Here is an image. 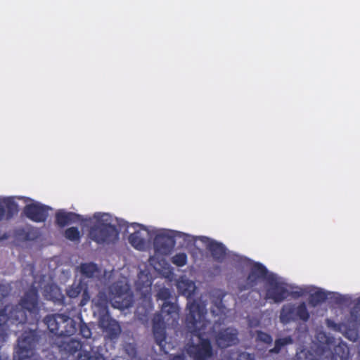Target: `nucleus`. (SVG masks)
<instances>
[{"label":"nucleus","mask_w":360,"mask_h":360,"mask_svg":"<svg viewBox=\"0 0 360 360\" xmlns=\"http://www.w3.org/2000/svg\"><path fill=\"white\" fill-rule=\"evenodd\" d=\"M157 297L158 300H163L165 302H169L172 297V292L169 288H162L159 290L157 293Z\"/></svg>","instance_id":"nucleus-31"},{"label":"nucleus","mask_w":360,"mask_h":360,"mask_svg":"<svg viewBox=\"0 0 360 360\" xmlns=\"http://www.w3.org/2000/svg\"><path fill=\"white\" fill-rule=\"evenodd\" d=\"M129 241L136 250H143L146 248L145 239L141 237L139 231L131 233L129 237Z\"/></svg>","instance_id":"nucleus-24"},{"label":"nucleus","mask_w":360,"mask_h":360,"mask_svg":"<svg viewBox=\"0 0 360 360\" xmlns=\"http://www.w3.org/2000/svg\"><path fill=\"white\" fill-rule=\"evenodd\" d=\"M83 290L81 283H73L66 290L67 295L70 298L77 297Z\"/></svg>","instance_id":"nucleus-26"},{"label":"nucleus","mask_w":360,"mask_h":360,"mask_svg":"<svg viewBox=\"0 0 360 360\" xmlns=\"http://www.w3.org/2000/svg\"><path fill=\"white\" fill-rule=\"evenodd\" d=\"M8 238V236L6 233H1L0 232V240H2L4 239H7Z\"/></svg>","instance_id":"nucleus-42"},{"label":"nucleus","mask_w":360,"mask_h":360,"mask_svg":"<svg viewBox=\"0 0 360 360\" xmlns=\"http://www.w3.org/2000/svg\"><path fill=\"white\" fill-rule=\"evenodd\" d=\"M95 306L98 307L101 312H106L105 315H103L99 319V326L108 333V338H112V319L110 318L108 312V304L111 302V300L105 291H100L97 296L93 300Z\"/></svg>","instance_id":"nucleus-7"},{"label":"nucleus","mask_w":360,"mask_h":360,"mask_svg":"<svg viewBox=\"0 0 360 360\" xmlns=\"http://www.w3.org/2000/svg\"><path fill=\"white\" fill-rule=\"evenodd\" d=\"M78 360H103V358L101 354L96 352L81 351Z\"/></svg>","instance_id":"nucleus-27"},{"label":"nucleus","mask_w":360,"mask_h":360,"mask_svg":"<svg viewBox=\"0 0 360 360\" xmlns=\"http://www.w3.org/2000/svg\"><path fill=\"white\" fill-rule=\"evenodd\" d=\"M81 304H82V305H84V303L83 302V300L82 301V303H81Z\"/></svg>","instance_id":"nucleus-48"},{"label":"nucleus","mask_w":360,"mask_h":360,"mask_svg":"<svg viewBox=\"0 0 360 360\" xmlns=\"http://www.w3.org/2000/svg\"><path fill=\"white\" fill-rule=\"evenodd\" d=\"M108 291H109V293H112V288L111 286L108 287Z\"/></svg>","instance_id":"nucleus-44"},{"label":"nucleus","mask_w":360,"mask_h":360,"mask_svg":"<svg viewBox=\"0 0 360 360\" xmlns=\"http://www.w3.org/2000/svg\"><path fill=\"white\" fill-rule=\"evenodd\" d=\"M160 313L171 320V323L177 322L179 318V309L176 305L169 302H165L161 308Z\"/></svg>","instance_id":"nucleus-20"},{"label":"nucleus","mask_w":360,"mask_h":360,"mask_svg":"<svg viewBox=\"0 0 360 360\" xmlns=\"http://www.w3.org/2000/svg\"><path fill=\"white\" fill-rule=\"evenodd\" d=\"M256 340L266 345H271L273 338L271 335L262 330L256 331Z\"/></svg>","instance_id":"nucleus-30"},{"label":"nucleus","mask_w":360,"mask_h":360,"mask_svg":"<svg viewBox=\"0 0 360 360\" xmlns=\"http://www.w3.org/2000/svg\"><path fill=\"white\" fill-rule=\"evenodd\" d=\"M18 212L19 206L13 197L0 198V221L11 220Z\"/></svg>","instance_id":"nucleus-12"},{"label":"nucleus","mask_w":360,"mask_h":360,"mask_svg":"<svg viewBox=\"0 0 360 360\" xmlns=\"http://www.w3.org/2000/svg\"><path fill=\"white\" fill-rule=\"evenodd\" d=\"M309 318L310 314L304 302H302L297 307L292 303L284 304L279 315L280 321L283 324H288L297 320L307 322Z\"/></svg>","instance_id":"nucleus-5"},{"label":"nucleus","mask_w":360,"mask_h":360,"mask_svg":"<svg viewBox=\"0 0 360 360\" xmlns=\"http://www.w3.org/2000/svg\"><path fill=\"white\" fill-rule=\"evenodd\" d=\"M236 257V259H237V262L241 263L243 262V261L246 260V258L245 257H242L239 255H235Z\"/></svg>","instance_id":"nucleus-43"},{"label":"nucleus","mask_w":360,"mask_h":360,"mask_svg":"<svg viewBox=\"0 0 360 360\" xmlns=\"http://www.w3.org/2000/svg\"><path fill=\"white\" fill-rule=\"evenodd\" d=\"M266 267L259 262H254L252 265L246 279V285L248 288H253L262 281L266 280L269 277Z\"/></svg>","instance_id":"nucleus-9"},{"label":"nucleus","mask_w":360,"mask_h":360,"mask_svg":"<svg viewBox=\"0 0 360 360\" xmlns=\"http://www.w3.org/2000/svg\"><path fill=\"white\" fill-rule=\"evenodd\" d=\"M308 294H309L308 299L309 305L312 307H316L326 302V300L328 299V292L321 288H319L314 292H312V289L310 288V292Z\"/></svg>","instance_id":"nucleus-21"},{"label":"nucleus","mask_w":360,"mask_h":360,"mask_svg":"<svg viewBox=\"0 0 360 360\" xmlns=\"http://www.w3.org/2000/svg\"><path fill=\"white\" fill-rule=\"evenodd\" d=\"M188 313L186 314L185 324L188 331L199 339L198 343H188L186 353L193 360H209L213 356L211 341L205 338V330L210 323L206 319V304L196 300L187 304Z\"/></svg>","instance_id":"nucleus-1"},{"label":"nucleus","mask_w":360,"mask_h":360,"mask_svg":"<svg viewBox=\"0 0 360 360\" xmlns=\"http://www.w3.org/2000/svg\"><path fill=\"white\" fill-rule=\"evenodd\" d=\"M140 227H141V228H143V230H146V231L147 230V229H146V226H140Z\"/></svg>","instance_id":"nucleus-45"},{"label":"nucleus","mask_w":360,"mask_h":360,"mask_svg":"<svg viewBox=\"0 0 360 360\" xmlns=\"http://www.w3.org/2000/svg\"><path fill=\"white\" fill-rule=\"evenodd\" d=\"M114 220L117 223L116 225H133V226H135V225H142L141 224H139V223H137V222L129 223V222H127L126 221L120 220L117 217H114Z\"/></svg>","instance_id":"nucleus-37"},{"label":"nucleus","mask_w":360,"mask_h":360,"mask_svg":"<svg viewBox=\"0 0 360 360\" xmlns=\"http://www.w3.org/2000/svg\"><path fill=\"white\" fill-rule=\"evenodd\" d=\"M79 334L84 338H89L91 336V329L86 323H81L79 326Z\"/></svg>","instance_id":"nucleus-33"},{"label":"nucleus","mask_w":360,"mask_h":360,"mask_svg":"<svg viewBox=\"0 0 360 360\" xmlns=\"http://www.w3.org/2000/svg\"><path fill=\"white\" fill-rule=\"evenodd\" d=\"M113 230H114V241H115V239L117 238L118 232L120 230H121V229H118L117 226H114Z\"/></svg>","instance_id":"nucleus-41"},{"label":"nucleus","mask_w":360,"mask_h":360,"mask_svg":"<svg viewBox=\"0 0 360 360\" xmlns=\"http://www.w3.org/2000/svg\"><path fill=\"white\" fill-rule=\"evenodd\" d=\"M56 225H112V216L107 212H95L93 215H81L66 209H58L56 211Z\"/></svg>","instance_id":"nucleus-3"},{"label":"nucleus","mask_w":360,"mask_h":360,"mask_svg":"<svg viewBox=\"0 0 360 360\" xmlns=\"http://www.w3.org/2000/svg\"><path fill=\"white\" fill-rule=\"evenodd\" d=\"M50 333L49 343L61 353L74 355L82 349L79 340L70 338L77 332V323L68 315L48 314L44 319Z\"/></svg>","instance_id":"nucleus-2"},{"label":"nucleus","mask_w":360,"mask_h":360,"mask_svg":"<svg viewBox=\"0 0 360 360\" xmlns=\"http://www.w3.org/2000/svg\"><path fill=\"white\" fill-rule=\"evenodd\" d=\"M268 283L269 287L266 290L265 296L266 300H271L274 303H281L290 295L285 283L278 281L274 274L269 275Z\"/></svg>","instance_id":"nucleus-8"},{"label":"nucleus","mask_w":360,"mask_h":360,"mask_svg":"<svg viewBox=\"0 0 360 360\" xmlns=\"http://www.w3.org/2000/svg\"><path fill=\"white\" fill-rule=\"evenodd\" d=\"M237 360H255L253 354L248 352H241L238 354Z\"/></svg>","instance_id":"nucleus-35"},{"label":"nucleus","mask_w":360,"mask_h":360,"mask_svg":"<svg viewBox=\"0 0 360 360\" xmlns=\"http://www.w3.org/2000/svg\"><path fill=\"white\" fill-rule=\"evenodd\" d=\"M171 360H187L186 356L184 354H176L172 356Z\"/></svg>","instance_id":"nucleus-39"},{"label":"nucleus","mask_w":360,"mask_h":360,"mask_svg":"<svg viewBox=\"0 0 360 360\" xmlns=\"http://www.w3.org/2000/svg\"><path fill=\"white\" fill-rule=\"evenodd\" d=\"M215 341L219 348L225 349L238 343V331L236 329L226 328L221 330L215 336Z\"/></svg>","instance_id":"nucleus-13"},{"label":"nucleus","mask_w":360,"mask_h":360,"mask_svg":"<svg viewBox=\"0 0 360 360\" xmlns=\"http://www.w3.org/2000/svg\"><path fill=\"white\" fill-rule=\"evenodd\" d=\"M171 262L176 266H184L187 264V255L185 252L177 253L172 257Z\"/></svg>","instance_id":"nucleus-28"},{"label":"nucleus","mask_w":360,"mask_h":360,"mask_svg":"<svg viewBox=\"0 0 360 360\" xmlns=\"http://www.w3.org/2000/svg\"><path fill=\"white\" fill-rule=\"evenodd\" d=\"M309 292H310L309 287H305V288L297 287L295 290H293L291 292H290V295L294 298H298V297L306 295Z\"/></svg>","instance_id":"nucleus-32"},{"label":"nucleus","mask_w":360,"mask_h":360,"mask_svg":"<svg viewBox=\"0 0 360 360\" xmlns=\"http://www.w3.org/2000/svg\"><path fill=\"white\" fill-rule=\"evenodd\" d=\"M26 229H19L16 233V238L23 241H31L37 239L40 235L36 226H25Z\"/></svg>","instance_id":"nucleus-19"},{"label":"nucleus","mask_w":360,"mask_h":360,"mask_svg":"<svg viewBox=\"0 0 360 360\" xmlns=\"http://www.w3.org/2000/svg\"><path fill=\"white\" fill-rule=\"evenodd\" d=\"M40 339V331L37 328L24 330L18 338L13 360H31L36 354Z\"/></svg>","instance_id":"nucleus-4"},{"label":"nucleus","mask_w":360,"mask_h":360,"mask_svg":"<svg viewBox=\"0 0 360 360\" xmlns=\"http://www.w3.org/2000/svg\"><path fill=\"white\" fill-rule=\"evenodd\" d=\"M89 236L97 243H109L111 240L112 226H90Z\"/></svg>","instance_id":"nucleus-16"},{"label":"nucleus","mask_w":360,"mask_h":360,"mask_svg":"<svg viewBox=\"0 0 360 360\" xmlns=\"http://www.w3.org/2000/svg\"><path fill=\"white\" fill-rule=\"evenodd\" d=\"M65 236L72 241L79 240L80 238V233L77 226H70L68 229L65 232Z\"/></svg>","instance_id":"nucleus-29"},{"label":"nucleus","mask_w":360,"mask_h":360,"mask_svg":"<svg viewBox=\"0 0 360 360\" xmlns=\"http://www.w3.org/2000/svg\"><path fill=\"white\" fill-rule=\"evenodd\" d=\"M176 288L179 293L188 299L191 298L194 295L196 290V286L193 281L183 278L177 281Z\"/></svg>","instance_id":"nucleus-18"},{"label":"nucleus","mask_w":360,"mask_h":360,"mask_svg":"<svg viewBox=\"0 0 360 360\" xmlns=\"http://www.w3.org/2000/svg\"><path fill=\"white\" fill-rule=\"evenodd\" d=\"M30 201L23 207L22 215L34 223H44L53 208L38 201Z\"/></svg>","instance_id":"nucleus-6"},{"label":"nucleus","mask_w":360,"mask_h":360,"mask_svg":"<svg viewBox=\"0 0 360 360\" xmlns=\"http://www.w3.org/2000/svg\"><path fill=\"white\" fill-rule=\"evenodd\" d=\"M207 249L211 253L214 260L218 262H222L226 257L227 249L221 243L212 240L207 244Z\"/></svg>","instance_id":"nucleus-17"},{"label":"nucleus","mask_w":360,"mask_h":360,"mask_svg":"<svg viewBox=\"0 0 360 360\" xmlns=\"http://www.w3.org/2000/svg\"><path fill=\"white\" fill-rule=\"evenodd\" d=\"M114 323V339L119 335L120 327L118 321L115 319L113 321Z\"/></svg>","instance_id":"nucleus-38"},{"label":"nucleus","mask_w":360,"mask_h":360,"mask_svg":"<svg viewBox=\"0 0 360 360\" xmlns=\"http://www.w3.org/2000/svg\"><path fill=\"white\" fill-rule=\"evenodd\" d=\"M328 325L329 326L333 327L334 329L336 330H340V325H338L337 323H335L334 322L330 321L329 320L328 321Z\"/></svg>","instance_id":"nucleus-40"},{"label":"nucleus","mask_w":360,"mask_h":360,"mask_svg":"<svg viewBox=\"0 0 360 360\" xmlns=\"http://www.w3.org/2000/svg\"><path fill=\"white\" fill-rule=\"evenodd\" d=\"M11 291L10 285L1 284L0 285V301L9 295Z\"/></svg>","instance_id":"nucleus-34"},{"label":"nucleus","mask_w":360,"mask_h":360,"mask_svg":"<svg viewBox=\"0 0 360 360\" xmlns=\"http://www.w3.org/2000/svg\"><path fill=\"white\" fill-rule=\"evenodd\" d=\"M358 303L360 304V297L358 299Z\"/></svg>","instance_id":"nucleus-47"},{"label":"nucleus","mask_w":360,"mask_h":360,"mask_svg":"<svg viewBox=\"0 0 360 360\" xmlns=\"http://www.w3.org/2000/svg\"><path fill=\"white\" fill-rule=\"evenodd\" d=\"M226 292L220 289H214L210 292L212 300L211 312L214 316L225 314L226 307L223 304V300Z\"/></svg>","instance_id":"nucleus-15"},{"label":"nucleus","mask_w":360,"mask_h":360,"mask_svg":"<svg viewBox=\"0 0 360 360\" xmlns=\"http://www.w3.org/2000/svg\"><path fill=\"white\" fill-rule=\"evenodd\" d=\"M151 284L152 282L149 278L148 274H146L143 271H140L138 274V278L136 281V288L139 290H141L143 288H150Z\"/></svg>","instance_id":"nucleus-25"},{"label":"nucleus","mask_w":360,"mask_h":360,"mask_svg":"<svg viewBox=\"0 0 360 360\" xmlns=\"http://www.w3.org/2000/svg\"><path fill=\"white\" fill-rule=\"evenodd\" d=\"M114 290H116L117 294H114V309L117 308L122 310L124 309H129L132 306L134 302L132 295L124 293V291H126L127 288H124V289H118L117 283L114 282Z\"/></svg>","instance_id":"nucleus-14"},{"label":"nucleus","mask_w":360,"mask_h":360,"mask_svg":"<svg viewBox=\"0 0 360 360\" xmlns=\"http://www.w3.org/2000/svg\"><path fill=\"white\" fill-rule=\"evenodd\" d=\"M80 274L86 278H94L96 274L99 273V269L97 264L93 262L82 263L79 266Z\"/></svg>","instance_id":"nucleus-22"},{"label":"nucleus","mask_w":360,"mask_h":360,"mask_svg":"<svg viewBox=\"0 0 360 360\" xmlns=\"http://www.w3.org/2000/svg\"><path fill=\"white\" fill-rule=\"evenodd\" d=\"M165 320L169 322V318L162 313L155 314L153 318V333L155 342L162 347L166 340Z\"/></svg>","instance_id":"nucleus-11"},{"label":"nucleus","mask_w":360,"mask_h":360,"mask_svg":"<svg viewBox=\"0 0 360 360\" xmlns=\"http://www.w3.org/2000/svg\"><path fill=\"white\" fill-rule=\"evenodd\" d=\"M175 244L174 236L166 233L158 234L153 240L155 252L162 255H169L173 250Z\"/></svg>","instance_id":"nucleus-10"},{"label":"nucleus","mask_w":360,"mask_h":360,"mask_svg":"<svg viewBox=\"0 0 360 360\" xmlns=\"http://www.w3.org/2000/svg\"><path fill=\"white\" fill-rule=\"evenodd\" d=\"M293 340L290 336L278 338L275 340L274 347L269 349L270 354H278L282 348L286 345L292 344Z\"/></svg>","instance_id":"nucleus-23"},{"label":"nucleus","mask_w":360,"mask_h":360,"mask_svg":"<svg viewBox=\"0 0 360 360\" xmlns=\"http://www.w3.org/2000/svg\"><path fill=\"white\" fill-rule=\"evenodd\" d=\"M351 316L355 322V325L359 326H360V309L354 310L351 313Z\"/></svg>","instance_id":"nucleus-36"},{"label":"nucleus","mask_w":360,"mask_h":360,"mask_svg":"<svg viewBox=\"0 0 360 360\" xmlns=\"http://www.w3.org/2000/svg\"><path fill=\"white\" fill-rule=\"evenodd\" d=\"M355 333V334H354V335H355V337H354V340H355V339H356V336H357V333Z\"/></svg>","instance_id":"nucleus-46"}]
</instances>
